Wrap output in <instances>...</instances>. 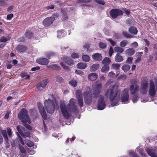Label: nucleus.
Here are the masks:
<instances>
[{
    "label": "nucleus",
    "mask_w": 157,
    "mask_h": 157,
    "mask_svg": "<svg viewBox=\"0 0 157 157\" xmlns=\"http://www.w3.org/2000/svg\"><path fill=\"white\" fill-rule=\"evenodd\" d=\"M128 31L130 33L133 35L136 34L138 32L137 28L134 26H132L129 27Z\"/></svg>",
    "instance_id": "obj_22"
},
{
    "label": "nucleus",
    "mask_w": 157,
    "mask_h": 157,
    "mask_svg": "<svg viewBox=\"0 0 157 157\" xmlns=\"http://www.w3.org/2000/svg\"><path fill=\"white\" fill-rule=\"evenodd\" d=\"M99 67L98 64H94L92 65L90 68V70L92 71H96Z\"/></svg>",
    "instance_id": "obj_30"
},
{
    "label": "nucleus",
    "mask_w": 157,
    "mask_h": 157,
    "mask_svg": "<svg viewBox=\"0 0 157 157\" xmlns=\"http://www.w3.org/2000/svg\"><path fill=\"white\" fill-rule=\"evenodd\" d=\"M148 83L147 82H143L141 85L140 92L143 94H146L147 91V86Z\"/></svg>",
    "instance_id": "obj_9"
},
{
    "label": "nucleus",
    "mask_w": 157,
    "mask_h": 157,
    "mask_svg": "<svg viewBox=\"0 0 157 157\" xmlns=\"http://www.w3.org/2000/svg\"><path fill=\"white\" fill-rule=\"evenodd\" d=\"M82 59L83 61L88 62L90 60V58L89 56L87 55H83L82 56Z\"/></svg>",
    "instance_id": "obj_40"
},
{
    "label": "nucleus",
    "mask_w": 157,
    "mask_h": 157,
    "mask_svg": "<svg viewBox=\"0 0 157 157\" xmlns=\"http://www.w3.org/2000/svg\"><path fill=\"white\" fill-rule=\"evenodd\" d=\"M92 0H77V2L78 3H86L90 2Z\"/></svg>",
    "instance_id": "obj_52"
},
{
    "label": "nucleus",
    "mask_w": 157,
    "mask_h": 157,
    "mask_svg": "<svg viewBox=\"0 0 157 157\" xmlns=\"http://www.w3.org/2000/svg\"><path fill=\"white\" fill-rule=\"evenodd\" d=\"M111 105L113 106L117 105L120 101L124 103H127L129 102L128 99H111Z\"/></svg>",
    "instance_id": "obj_7"
},
{
    "label": "nucleus",
    "mask_w": 157,
    "mask_h": 157,
    "mask_svg": "<svg viewBox=\"0 0 157 157\" xmlns=\"http://www.w3.org/2000/svg\"><path fill=\"white\" fill-rule=\"evenodd\" d=\"M99 47L101 48L104 49L106 48L107 45L105 43L102 42H100L98 44Z\"/></svg>",
    "instance_id": "obj_49"
},
{
    "label": "nucleus",
    "mask_w": 157,
    "mask_h": 157,
    "mask_svg": "<svg viewBox=\"0 0 157 157\" xmlns=\"http://www.w3.org/2000/svg\"><path fill=\"white\" fill-rule=\"evenodd\" d=\"M125 53L129 56H131L135 54V51L132 48H129L126 50Z\"/></svg>",
    "instance_id": "obj_28"
},
{
    "label": "nucleus",
    "mask_w": 157,
    "mask_h": 157,
    "mask_svg": "<svg viewBox=\"0 0 157 157\" xmlns=\"http://www.w3.org/2000/svg\"><path fill=\"white\" fill-rule=\"evenodd\" d=\"M146 151L148 155L151 157H157L155 153L157 151V147H155L154 149L147 148L146 149Z\"/></svg>",
    "instance_id": "obj_12"
},
{
    "label": "nucleus",
    "mask_w": 157,
    "mask_h": 157,
    "mask_svg": "<svg viewBox=\"0 0 157 157\" xmlns=\"http://www.w3.org/2000/svg\"><path fill=\"white\" fill-rule=\"evenodd\" d=\"M83 94L84 98H92V93L90 91L85 92Z\"/></svg>",
    "instance_id": "obj_27"
},
{
    "label": "nucleus",
    "mask_w": 157,
    "mask_h": 157,
    "mask_svg": "<svg viewBox=\"0 0 157 157\" xmlns=\"http://www.w3.org/2000/svg\"><path fill=\"white\" fill-rule=\"evenodd\" d=\"M45 108L48 113H52L54 110V106L52 104V101L50 99H48L45 101Z\"/></svg>",
    "instance_id": "obj_4"
},
{
    "label": "nucleus",
    "mask_w": 157,
    "mask_h": 157,
    "mask_svg": "<svg viewBox=\"0 0 157 157\" xmlns=\"http://www.w3.org/2000/svg\"><path fill=\"white\" fill-rule=\"evenodd\" d=\"M17 134L18 136V139H19V141L23 145H24L25 144V143L22 139V137L20 136L18 133V132L17 133Z\"/></svg>",
    "instance_id": "obj_56"
},
{
    "label": "nucleus",
    "mask_w": 157,
    "mask_h": 157,
    "mask_svg": "<svg viewBox=\"0 0 157 157\" xmlns=\"http://www.w3.org/2000/svg\"><path fill=\"white\" fill-rule=\"evenodd\" d=\"M109 67L107 65H105L104 67L102 68L101 71L102 72L106 73L109 71Z\"/></svg>",
    "instance_id": "obj_44"
},
{
    "label": "nucleus",
    "mask_w": 157,
    "mask_h": 157,
    "mask_svg": "<svg viewBox=\"0 0 157 157\" xmlns=\"http://www.w3.org/2000/svg\"><path fill=\"white\" fill-rule=\"evenodd\" d=\"M85 103L87 104H89L92 101V99H85Z\"/></svg>",
    "instance_id": "obj_58"
},
{
    "label": "nucleus",
    "mask_w": 157,
    "mask_h": 157,
    "mask_svg": "<svg viewBox=\"0 0 157 157\" xmlns=\"http://www.w3.org/2000/svg\"><path fill=\"white\" fill-rule=\"evenodd\" d=\"M133 23V20L132 19L128 18L126 21V24L128 25L132 24Z\"/></svg>",
    "instance_id": "obj_50"
},
{
    "label": "nucleus",
    "mask_w": 157,
    "mask_h": 157,
    "mask_svg": "<svg viewBox=\"0 0 157 157\" xmlns=\"http://www.w3.org/2000/svg\"><path fill=\"white\" fill-rule=\"evenodd\" d=\"M21 77L22 78H24L25 77H26L25 78V79H28L30 78L29 75H28L27 72L25 71L22 72L20 75Z\"/></svg>",
    "instance_id": "obj_33"
},
{
    "label": "nucleus",
    "mask_w": 157,
    "mask_h": 157,
    "mask_svg": "<svg viewBox=\"0 0 157 157\" xmlns=\"http://www.w3.org/2000/svg\"><path fill=\"white\" fill-rule=\"evenodd\" d=\"M8 40L4 36L2 37L0 39V41L1 42H5L8 41Z\"/></svg>",
    "instance_id": "obj_63"
},
{
    "label": "nucleus",
    "mask_w": 157,
    "mask_h": 157,
    "mask_svg": "<svg viewBox=\"0 0 157 157\" xmlns=\"http://www.w3.org/2000/svg\"><path fill=\"white\" fill-rule=\"evenodd\" d=\"M69 84L74 87H75L77 86V82L75 80H72L70 81L69 83Z\"/></svg>",
    "instance_id": "obj_43"
},
{
    "label": "nucleus",
    "mask_w": 157,
    "mask_h": 157,
    "mask_svg": "<svg viewBox=\"0 0 157 157\" xmlns=\"http://www.w3.org/2000/svg\"><path fill=\"white\" fill-rule=\"evenodd\" d=\"M36 62L41 65H46L48 64L49 62V60L45 58H40L36 60Z\"/></svg>",
    "instance_id": "obj_11"
},
{
    "label": "nucleus",
    "mask_w": 157,
    "mask_h": 157,
    "mask_svg": "<svg viewBox=\"0 0 157 157\" xmlns=\"http://www.w3.org/2000/svg\"><path fill=\"white\" fill-rule=\"evenodd\" d=\"M75 94L77 98H82L83 94L82 91L79 90H77L76 91Z\"/></svg>",
    "instance_id": "obj_29"
},
{
    "label": "nucleus",
    "mask_w": 157,
    "mask_h": 157,
    "mask_svg": "<svg viewBox=\"0 0 157 157\" xmlns=\"http://www.w3.org/2000/svg\"><path fill=\"white\" fill-rule=\"evenodd\" d=\"M142 54L143 52H142L136 53V54H137V56H138L139 57H137V59L136 60V63H139L141 60V57Z\"/></svg>",
    "instance_id": "obj_45"
},
{
    "label": "nucleus",
    "mask_w": 157,
    "mask_h": 157,
    "mask_svg": "<svg viewBox=\"0 0 157 157\" xmlns=\"http://www.w3.org/2000/svg\"><path fill=\"white\" fill-rule=\"evenodd\" d=\"M49 80L48 79H45L43 80L40 83H38L36 85L37 89H40V87L44 88L48 83Z\"/></svg>",
    "instance_id": "obj_13"
},
{
    "label": "nucleus",
    "mask_w": 157,
    "mask_h": 157,
    "mask_svg": "<svg viewBox=\"0 0 157 157\" xmlns=\"http://www.w3.org/2000/svg\"><path fill=\"white\" fill-rule=\"evenodd\" d=\"M25 36L26 38L29 39H31L34 35L33 33L30 31L26 30L25 34Z\"/></svg>",
    "instance_id": "obj_23"
},
{
    "label": "nucleus",
    "mask_w": 157,
    "mask_h": 157,
    "mask_svg": "<svg viewBox=\"0 0 157 157\" xmlns=\"http://www.w3.org/2000/svg\"><path fill=\"white\" fill-rule=\"evenodd\" d=\"M38 107L42 117L44 119L46 120L47 117L43 106L41 103H38Z\"/></svg>",
    "instance_id": "obj_8"
},
{
    "label": "nucleus",
    "mask_w": 157,
    "mask_h": 157,
    "mask_svg": "<svg viewBox=\"0 0 157 157\" xmlns=\"http://www.w3.org/2000/svg\"><path fill=\"white\" fill-rule=\"evenodd\" d=\"M123 34L126 38H131L133 37L131 35L125 31L123 32Z\"/></svg>",
    "instance_id": "obj_48"
},
{
    "label": "nucleus",
    "mask_w": 157,
    "mask_h": 157,
    "mask_svg": "<svg viewBox=\"0 0 157 157\" xmlns=\"http://www.w3.org/2000/svg\"><path fill=\"white\" fill-rule=\"evenodd\" d=\"M21 122L29 130H31L32 129V128L31 126L27 123L28 122H27L26 121H25L24 120H21Z\"/></svg>",
    "instance_id": "obj_37"
},
{
    "label": "nucleus",
    "mask_w": 157,
    "mask_h": 157,
    "mask_svg": "<svg viewBox=\"0 0 157 157\" xmlns=\"http://www.w3.org/2000/svg\"><path fill=\"white\" fill-rule=\"evenodd\" d=\"M28 111L25 109H22L19 112L18 114L19 118L21 120H24L28 122L29 124H30L31 121L29 117L27 114Z\"/></svg>",
    "instance_id": "obj_3"
},
{
    "label": "nucleus",
    "mask_w": 157,
    "mask_h": 157,
    "mask_svg": "<svg viewBox=\"0 0 157 157\" xmlns=\"http://www.w3.org/2000/svg\"><path fill=\"white\" fill-rule=\"evenodd\" d=\"M94 1L100 5H104L105 4V2L102 0H93Z\"/></svg>",
    "instance_id": "obj_54"
},
{
    "label": "nucleus",
    "mask_w": 157,
    "mask_h": 157,
    "mask_svg": "<svg viewBox=\"0 0 157 157\" xmlns=\"http://www.w3.org/2000/svg\"><path fill=\"white\" fill-rule=\"evenodd\" d=\"M55 20V18L54 17H47L44 20L42 23L44 26L48 27L54 22Z\"/></svg>",
    "instance_id": "obj_6"
},
{
    "label": "nucleus",
    "mask_w": 157,
    "mask_h": 157,
    "mask_svg": "<svg viewBox=\"0 0 157 157\" xmlns=\"http://www.w3.org/2000/svg\"><path fill=\"white\" fill-rule=\"evenodd\" d=\"M17 129L18 131L21 135L23 132L25 130L24 128L23 127L19 125H18L17 126Z\"/></svg>",
    "instance_id": "obj_42"
},
{
    "label": "nucleus",
    "mask_w": 157,
    "mask_h": 157,
    "mask_svg": "<svg viewBox=\"0 0 157 157\" xmlns=\"http://www.w3.org/2000/svg\"><path fill=\"white\" fill-rule=\"evenodd\" d=\"M60 65L61 67L65 70H69V67L64 64V62H61L60 63Z\"/></svg>",
    "instance_id": "obj_51"
},
{
    "label": "nucleus",
    "mask_w": 157,
    "mask_h": 157,
    "mask_svg": "<svg viewBox=\"0 0 157 157\" xmlns=\"http://www.w3.org/2000/svg\"><path fill=\"white\" fill-rule=\"evenodd\" d=\"M128 42L126 40H124L121 41L120 43V46L122 48L125 47L128 44Z\"/></svg>",
    "instance_id": "obj_41"
},
{
    "label": "nucleus",
    "mask_w": 157,
    "mask_h": 157,
    "mask_svg": "<svg viewBox=\"0 0 157 157\" xmlns=\"http://www.w3.org/2000/svg\"><path fill=\"white\" fill-rule=\"evenodd\" d=\"M25 142L26 144L29 147H32L33 145V142L29 140H25Z\"/></svg>",
    "instance_id": "obj_39"
},
{
    "label": "nucleus",
    "mask_w": 157,
    "mask_h": 157,
    "mask_svg": "<svg viewBox=\"0 0 157 157\" xmlns=\"http://www.w3.org/2000/svg\"><path fill=\"white\" fill-rule=\"evenodd\" d=\"M19 148L21 152L22 153L20 155L21 157H27V155H24V154L25 153L26 151L25 149L23 147L20 145H19Z\"/></svg>",
    "instance_id": "obj_25"
},
{
    "label": "nucleus",
    "mask_w": 157,
    "mask_h": 157,
    "mask_svg": "<svg viewBox=\"0 0 157 157\" xmlns=\"http://www.w3.org/2000/svg\"><path fill=\"white\" fill-rule=\"evenodd\" d=\"M75 73L77 74L80 75H83L84 74V73L83 71L80 70H76L75 71Z\"/></svg>",
    "instance_id": "obj_61"
},
{
    "label": "nucleus",
    "mask_w": 157,
    "mask_h": 157,
    "mask_svg": "<svg viewBox=\"0 0 157 157\" xmlns=\"http://www.w3.org/2000/svg\"><path fill=\"white\" fill-rule=\"evenodd\" d=\"M56 81L59 84L62 83L64 82V80L63 78L57 75L56 76Z\"/></svg>",
    "instance_id": "obj_38"
},
{
    "label": "nucleus",
    "mask_w": 157,
    "mask_h": 157,
    "mask_svg": "<svg viewBox=\"0 0 157 157\" xmlns=\"http://www.w3.org/2000/svg\"><path fill=\"white\" fill-rule=\"evenodd\" d=\"M130 68L129 65L125 64L122 67V69L124 72H126L129 70Z\"/></svg>",
    "instance_id": "obj_36"
},
{
    "label": "nucleus",
    "mask_w": 157,
    "mask_h": 157,
    "mask_svg": "<svg viewBox=\"0 0 157 157\" xmlns=\"http://www.w3.org/2000/svg\"><path fill=\"white\" fill-rule=\"evenodd\" d=\"M27 47L22 45H18L16 48V49L18 52L24 53L27 49Z\"/></svg>",
    "instance_id": "obj_14"
},
{
    "label": "nucleus",
    "mask_w": 157,
    "mask_h": 157,
    "mask_svg": "<svg viewBox=\"0 0 157 157\" xmlns=\"http://www.w3.org/2000/svg\"><path fill=\"white\" fill-rule=\"evenodd\" d=\"M61 12L63 14V21H64L65 20H66L68 18V17L67 16V14L66 13V11L62 9L61 10Z\"/></svg>",
    "instance_id": "obj_34"
},
{
    "label": "nucleus",
    "mask_w": 157,
    "mask_h": 157,
    "mask_svg": "<svg viewBox=\"0 0 157 157\" xmlns=\"http://www.w3.org/2000/svg\"><path fill=\"white\" fill-rule=\"evenodd\" d=\"M13 17V15L12 13H10L7 15V19L8 20H11Z\"/></svg>",
    "instance_id": "obj_62"
},
{
    "label": "nucleus",
    "mask_w": 157,
    "mask_h": 157,
    "mask_svg": "<svg viewBox=\"0 0 157 157\" xmlns=\"http://www.w3.org/2000/svg\"><path fill=\"white\" fill-rule=\"evenodd\" d=\"M63 60L65 63L70 65H72L73 64V60L71 58L67 57H63Z\"/></svg>",
    "instance_id": "obj_19"
},
{
    "label": "nucleus",
    "mask_w": 157,
    "mask_h": 157,
    "mask_svg": "<svg viewBox=\"0 0 157 157\" xmlns=\"http://www.w3.org/2000/svg\"><path fill=\"white\" fill-rule=\"evenodd\" d=\"M110 62L111 61L109 58L105 57L103 60L102 63L104 65L107 66L109 64Z\"/></svg>",
    "instance_id": "obj_32"
},
{
    "label": "nucleus",
    "mask_w": 157,
    "mask_h": 157,
    "mask_svg": "<svg viewBox=\"0 0 157 157\" xmlns=\"http://www.w3.org/2000/svg\"><path fill=\"white\" fill-rule=\"evenodd\" d=\"M123 60V57L121 56L120 54L117 53L115 57V60L117 62H120Z\"/></svg>",
    "instance_id": "obj_24"
},
{
    "label": "nucleus",
    "mask_w": 157,
    "mask_h": 157,
    "mask_svg": "<svg viewBox=\"0 0 157 157\" xmlns=\"http://www.w3.org/2000/svg\"><path fill=\"white\" fill-rule=\"evenodd\" d=\"M115 86L114 85L110 86L106 92L105 95L109 98H116L117 97L120 96L121 91L119 90L117 91L115 93H114V90Z\"/></svg>",
    "instance_id": "obj_2"
},
{
    "label": "nucleus",
    "mask_w": 157,
    "mask_h": 157,
    "mask_svg": "<svg viewBox=\"0 0 157 157\" xmlns=\"http://www.w3.org/2000/svg\"><path fill=\"white\" fill-rule=\"evenodd\" d=\"M115 51L117 52L120 53H122L124 51V50L122 48L119 47H115L114 48Z\"/></svg>",
    "instance_id": "obj_35"
},
{
    "label": "nucleus",
    "mask_w": 157,
    "mask_h": 157,
    "mask_svg": "<svg viewBox=\"0 0 157 157\" xmlns=\"http://www.w3.org/2000/svg\"><path fill=\"white\" fill-rule=\"evenodd\" d=\"M113 53V48L111 47H110L109 49V54L110 56H111Z\"/></svg>",
    "instance_id": "obj_60"
},
{
    "label": "nucleus",
    "mask_w": 157,
    "mask_h": 157,
    "mask_svg": "<svg viewBox=\"0 0 157 157\" xmlns=\"http://www.w3.org/2000/svg\"><path fill=\"white\" fill-rule=\"evenodd\" d=\"M133 58L132 57H129L128 58L126 61V63L128 64H131L132 63Z\"/></svg>",
    "instance_id": "obj_55"
},
{
    "label": "nucleus",
    "mask_w": 157,
    "mask_h": 157,
    "mask_svg": "<svg viewBox=\"0 0 157 157\" xmlns=\"http://www.w3.org/2000/svg\"><path fill=\"white\" fill-rule=\"evenodd\" d=\"M122 98H129L128 89H125L122 93Z\"/></svg>",
    "instance_id": "obj_26"
},
{
    "label": "nucleus",
    "mask_w": 157,
    "mask_h": 157,
    "mask_svg": "<svg viewBox=\"0 0 157 157\" xmlns=\"http://www.w3.org/2000/svg\"><path fill=\"white\" fill-rule=\"evenodd\" d=\"M55 54L53 53H49L47 54V56L48 59L51 58L55 56Z\"/></svg>",
    "instance_id": "obj_59"
},
{
    "label": "nucleus",
    "mask_w": 157,
    "mask_h": 157,
    "mask_svg": "<svg viewBox=\"0 0 157 157\" xmlns=\"http://www.w3.org/2000/svg\"><path fill=\"white\" fill-rule=\"evenodd\" d=\"M109 13L113 18L116 19L118 16L122 15L124 12L119 9H113L110 10Z\"/></svg>",
    "instance_id": "obj_5"
},
{
    "label": "nucleus",
    "mask_w": 157,
    "mask_h": 157,
    "mask_svg": "<svg viewBox=\"0 0 157 157\" xmlns=\"http://www.w3.org/2000/svg\"><path fill=\"white\" fill-rule=\"evenodd\" d=\"M120 65L119 63H113L112 64V67L113 69L117 70L118 69Z\"/></svg>",
    "instance_id": "obj_46"
},
{
    "label": "nucleus",
    "mask_w": 157,
    "mask_h": 157,
    "mask_svg": "<svg viewBox=\"0 0 157 157\" xmlns=\"http://www.w3.org/2000/svg\"><path fill=\"white\" fill-rule=\"evenodd\" d=\"M76 66L78 68L82 69L86 67V64L83 63H79L77 64Z\"/></svg>",
    "instance_id": "obj_31"
},
{
    "label": "nucleus",
    "mask_w": 157,
    "mask_h": 157,
    "mask_svg": "<svg viewBox=\"0 0 157 157\" xmlns=\"http://www.w3.org/2000/svg\"><path fill=\"white\" fill-rule=\"evenodd\" d=\"M131 83L132 84L129 87V90L131 91V93L132 94H135L134 90V85H136L137 83V82L136 80H132L131 82Z\"/></svg>",
    "instance_id": "obj_17"
},
{
    "label": "nucleus",
    "mask_w": 157,
    "mask_h": 157,
    "mask_svg": "<svg viewBox=\"0 0 157 157\" xmlns=\"http://www.w3.org/2000/svg\"><path fill=\"white\" fill-rule=\"evenodd\" d=\"M101 86L102 85L100 83H99L94 88V90L93 91L94 94L96 95L99 94L100 90L101 87Z\"/></svg>",
    "instance_id": "obj_20"
},
{
    "label": "nucleus",
    "mask_w": 157,
    "mask_h": 157,
    "mask_svg": "<svg viewBox=\"0 0 157 157\" xmlns=\"http://www.w3.org/2000/svg\"><path fill=\"white\" fill-rule=\"evenodd\" d=\"M60 107L63 116L66 119L69 118L70 113H74L77 110V107L75 105L73 99H71L67 106H66L64 102H61Z\"/></svg>",
    "instance_id": "obj_1"
},
{
    "label": "nucleus",
    "mask_w": 157,
    "mask_h": 157,
    "mask_svg": "<svg viewBox=\"0 0 157 157\" xmlns=\"http://www.w3.org/2000/svg\"><path fill=\"white\" fill-rule=\"evenodd\" d=\"M140 153L141 156L142 157H146V156L145 155L144 150L143 149L140 150Z\"/></svg>",
    "instance_id": "obj_64"
},
{
    "label": "nucleus",
    "mask_w": 157,
    "mask_h": 157,
    "mask_svg": "<svg viewBox=\"0 0 157 157\" xmlns=\"http://www.w3.org/2000/svg\"><path fill=\"white\" fill-rule=\"evenodd\" d=\"M1 133L5 139L6 147L8 148L9 146V144L8 143V139L6 130H3L1 132Z\"/></svg>",
    "instance_id": "obj_18"
},
{
    "label": "nucleus",
    "mask_w": 157,
    "mask_h": 157,
    "mask_svg": "<svg viewBox=\"0 0 157 157\" xmlns=\"http://www.w3.org/2000/svg\"><path fill=\"white\" fill-rule=\"evenodd\" d=\"M148 93L151 96H154L156 93L154 83L153 82H151L150 84V87Z\"/></svg>",
    "instance_id": "obj_10"
},
{
    "label": "nucleus",
    "mask_w": 157,
    "mask_h": 157,
    "mask_svg": "<svg viewBox=\"0 0 157 157\" xmlns=\"http://www.w3.org/2000/svg\"><path fill=\"white\" fill-rule=\"evenodd\" d=\"M105 104L103 99H100L98 104V109L99 110H103L105 108Z\"/></svg>",
    "instance_id": "obj_15"
},
{
    "label": "nucleus",
    "mask_w": 157,
    "mask_h": 157,
    "mask_svg": "<svg viewBox=\"0 0 157 157\" xmlns=\"http://www.w3.org/2000/svg\"><path fill=\"white\" fill-rule=\"evenodd\" d=\"M30 135V133L29 132H23L21 134V136L23 137L25 136L28 137Z\"/></svg>",
    "instance_id": "obj_57"
},
{
    "label": "nucleus",
    "mask_w": 157,
    "mask_h": 157,
    "mask_svg": "<svg viewBox=\"0 0 157 157\" xmlns=\"http://www.w3.org/2000/svg\"><path fill=\"white\" fill-rule=\"evenodd\" d=\"M79 56L77 53H73L71 54V57L73 59L78 58L79 57Z\"/></svg>",
    "instance_id": "obj_53"
},
{
    "label": "nucleus",
    "mask_w": 157,
    "mask_h": 157,
    "mask_svg": "<svg viewBox=\"0 0 157 157\" xmlns=\"http://www.w3.org/2000/svg\"><path fill=\"white\" fill-rule=\"evenodd\" d=\"M92 58L94 60L97 61H100L102 59L101 54L98 53H95L92 55Z\"/></svg>",
    "instance_id": "obj_16"
},
{
    "label": "nucleus",
    "mask_w": 157,
    "mask_h": 157,
    "mask_svg": "<svg viewBox=\"0 0 157 157\" xmlns=\"http://www.w3.org/2000/svg\"><path fill=\"white\" fill-rule=\"evenodd\" d=\"M88 79L92 81L95 80L98 78V75L96 73H91L88 75Z\"/></svg>",
    "instance_id": "obj_21"
},
{
    "label": "nucleus",
    "mask_w": 157,
    "mask_h": 157,
    "mask_svg": "<svg viewBox=\"0 0 157 157\" xmlns=\"http://www.w3.org/2000/svg\"><path fill=\"white\" fill-rule=\"evenodd\" d=\"M52 69L54 70L59 71L61 69L60 67L56 64H52Z\"/></svg>",
    "instance_id": "obj_47"
}]
</instances>
